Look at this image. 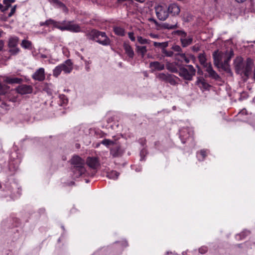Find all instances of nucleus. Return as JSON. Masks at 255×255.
Segmentation results:
<instances>
[{
    "label": "nucleus",
    "instance_id": "ea45409f",
    "mask_svg": "<svg viewBox=\"0 0 255 255\" xmlns=\"http://www.w3.org/2000/svg\"><path fill=\"white\" fill-rule=\"evenodd\" d=\"M173 33L180 35L181 37H183V36L186 37L187 35L186 33L184 31L180 30L174 31Z\"/></svg>",
    "mask_w": 255,
    "mask_h": 255
},
{
    "label": "nucleus",
    "instance_id": "6e6552de",
    "mask_svg": "<svg viewBox=\"0 0 255 255\" xmlns=\"http://www.w3.org/2000/svg\"><path fill=\"white\" fill-rule=\"evenodd\" d=\"M168 15L172 16H177L179 15L180 12V6L176 3H172L167 6Z\"/></svg>",
    "mask_w": 255,
    "mask_h": 255
},
{
    "label": "nucleus",
    "instance_id": "72a5a7b5",
    "mask_svg": "<svg viewBox=\"0 0 255 255\" xmlns=\"http://www.w3.org/2000/svg\"><path fill=\"white\" fill-rule=\"evenodd\" d=\"M137 40L140 44H149L151 41L149 39L143 38L141 36H138Z\"/></svg>",
    "mask_w": 255,
    "mask_h": 255
},
{
    "label": "nucleus",
    "instance_id": "de8ad7c7",
    "mask_svg": "<svg viewBox=\"0 0 255 255\" xmlns=\"http://www.w3.org/2000/svg\"><path fill=\"white\" fill-rule=\"evenodd\" d=\"M207 251L208 248L207 247L205 246H203L199 249V252L201 254L206 253L207 252Z\"/></svg>",
    "mask_w": 255,
    "mask_h": 255
},
{
    "label": "nucleus",
    "instance_id": "4d7b16f0",
    "mask_svg": "<svg viewBox=\"0 0 255 255\" xmlns=\"http://www.w3.org/2000/svg\"><path fill=\"white\" fill-rule=\"evenodd\" d=\"M246 0H236V1H237L239 3H241V2H244L245 1H246Z\"/></svg>",
    "mask_w": 255,
    "mask_h": 255
},
{
    "label": "nucleus",
    "instance_id": "ddd939ff",
    "mask_svg": "<svg viewBox=\"0 0 255 255\" xmlns=\"http://www.w3.org/2000/svg\"><path fill=\"white\" fill-rule=\"evenodd\" d=\"M124 153V150L121 148V146L116 144L111 148L110 154L113 157H118L121 156Z\"/></svg>",
    "mask_w": 255,
    "mask_h": 255
},
{
    "label": "nucleus",
    "instance_id": "c03bdc74",
    "mask_svg": "<svg viewBox=\"0 0 255 255\" xmlns=\"http://www.w3.org/2000/svg\"><path fill=\"white\" fill-rule=\"evenodd\" d=\"M172 49L175 51V52H180L182 51V49L180 47V46L178 45H174L172 46Z\"/></svg>",
    "mask_w": 255,
    "mask_h": 255
},
{
    "label": "nucleus",
    "instance_id": "a18cd8bd",
    "mask_svg": "<svg viewBox=\"0 0 255 255\" xmlns=\"http://www.w3.org/2000/svg\"><path fill=\"white\" fill-rule=\"evenodd\" d=\"M56 4H57L60 7H61L64 11H67V8L66 7V6H65V5L63 3L60 2L58 0V2Z\"/></svg>",
    "mask_w": 255,
    "mask_h": 255
},
{
    "label": "nucleus",
    "instance_id": "bb28decb",
    "mask_svg": "<svg viewBox=\"0 0 255 255\" xmlns=\"http://www.w3.org/2000/svg\"><path fill=\"white\" fill-rule=\"evenodd\" d=\"M114 31L116 35L119 36H124L125 35V29L121 27H115Z\"/></svg>",
    "mask_w": 255,
    "mask_h": 255
},
{
    "label": "nucleus",
    "instance_id": "864d4df0",
    "mask_svg": "<svg viewBox=\"0 0 255 255\" xmlns=\"http://www.w3.org/2000/svg\"><path fill=\"white\" fill-rule=\"evenodd\" d=\"M183 62H185L186 63H188L190 62V59L186 56L184 59Z\"/></svg>",
    "mask_w": 255,
    "mask_h": 255
},
{
    "label": "nucleus",
    "instance_id": "4468645a",
    "mask_svg": "<svg viewBox=\"0 0 255 255\" xmlns=\"http://www.w3.org/2000/svg\"><path fill=\"white\" fill-rule=\"evenodd\" d=\"M196 84L203 91L209 90L210 85L202 77H198Z\"/></svg>",
    "mask_w": 255,
    "mask_h": 255
},
{
    "label": "nucleus",
    "instance_id": "79ce46f5",
    "mask_svg": "<svg viewBox=\"0 0 255 255\" xmlns=\"http://www.w3.org/2000/svg\"><path fill=\"white\" fill-rule=\"evenodd\" d=\"M9 52L12 54H16L18 53L19 49L16 46L10 47Z\"/></svg>",
    "mask_w": 255,
    "mask_h": 255
},
{
    "label": "nucleus",
    "instance_id": "1a4fd4ad",
    "mask_svg": "<svg viewBox=\"0 0 255 255\" xmlns=\"http://www.w3.org/2000/svg\"><path fill=\"white\" fill-rule=\"evenodd\" d=\"M97 42L103 46H108L111 44V40L107 36L105 32L101 31L99 34V37L97 39Z\"/></svg>",
    "mask_w": 255,
    "mask_h": 255
},
{
    "label": "nucleus",
    "instance_id": "393cba45",
    "mask_svg": "<svg viewBox=\"0 0 255 255\" xmlns=\"http://www.w3.org/2000/svg\"><path fill=\"white\" fill-rule=\"evenodd\" d=\"M178 79H179V78L177 77L170 74L166 82L169 83L172 86H176L178 84L177 82V80Z\"/></svg>",
    "mask_w": 255,
    "mask_h": 255
},
{
    "label": "nucleus",
    "instance_id": "c756f323",
    "mask_svg": "<svg viewBox=\"0 0 255 255\" xmlns=\"http://www.w3.org/2000/svg\"><path fill=\"white\" fill-rule=\"evenodd\" d=\"M59 98V104L61 106H64L67 104L68 101L67 97L64 95H60Z\"/></svg>",
    "mask_w": 255,
    "mask_h": 255
},
{
    "label": "nucleus",
    "instance_id": "b1692460",
    "mask_svg": "<svg viewBox=\"0 0 255 255\" xmlns=\"http://www.w3.org/2000/svg\"><path fill=\"white\" fill-rule=\"evenodd\" d=\"M22 81V79L14 77L11 78L6 77L5 78L4 81L8 84L20 83Z\"/></svg>",
    "mask_w": 255,
    "mask_h": 255
},
{
    "label": "nucleus",
    "instance_id": "2eb2a0df",
    "mask_svg": "<svg viewBox=\"0 0 255 255\" xmlns=\"http://www.w3.org/2000/svg\"><path fill=\"white\" fill-rule=\"evenodd\" d=\"M17 92L21 94H27L32 92V89L30 86L27 85H21L16 88Z\"/></svg>",
    "mask_w": 255,
    "mask_h": 255
},
{
    "label": "nucleus",
    "instance_id": "603ef678",
    "mask_svg": "<svg viewBox=\"0 0 255 255\" xmlns=\"http://www.w3.org/2000/svg\"><path fill=\"white\" fill-rule=\"evenodd\" d=\"M15 8H16V5L14 6L11 8L10 12L8 14L9 16H11L15 12Z\"/></svg>",
    "mask_w": 255,
    "mask_h": 255
},
{
    "label": "nucleus",
    "instance_id": "f257e3e1",
    "mask_svg": "<svg viewBox=\"0 0 255 255\" xmlns=\"http://www.w3.org/2000/svg\"><path fill=\"white\" fill-rule=\"evenodd\" d=\"M253 61L250 58H248L246 63L244 62L243 58L241 57H237L234 60V66L237 73L238 74H244L248 77L250 71L252 69Z\"/></svg>",
    "mask_w": 255,
    "mask_h": 255
},
{
    "label": "nucleus",
    "instance_id": "7c9ffc66",
    "mask_svg": "<svg viewBox=\"0 0 255 255\" xmlns=\"http://www.w3.org/2000/svg\"><path fill=\"white\" fill-rule=\"evenodd\" d=\"M18 39L16 37H11L9 39L8 46L10 47H15L17 45Z\"/></svg>",
    "mask_w": 255,
    "mask_h": 255
},
{
    "label": "nucleus",
    "instance_id": "0eeeda50",
    "mask_svg": "<svg viewBox=\"0 0 255 255\" xmlns=\"http://www.w3.org/2000/svg\"><path fill=\"white\" fill-rule=\"evenodd\" d=\"M233 55L234 52L232 50H230L229 53H226V58L224 59V62H222L220 65V67H221L224 70L228 73H231V70L229 67V62Z\"/></svg>",
    "mask_w": 255,
    "mask_h": 255
},
{
    "label": "nucleus",
    "instance_id": "f704fd0d",
    "mask_svg": "<svg viewBox=\"0 0 255 255\" xmlns=\"http://www.w3.org/2000/svg\"><path fill=\"white\" fill-rule=\"evenodd\" d=\"M162 27L165 29H173L177 28L178 24L177 23L175 24H170L167 23H165L163 24Z\"/></svg>",
    "mask_w": 255,
    "mask_h": 255
},
{
    "label": "nucleus",
    "instance_id": "bf43d9fd",
    "mask_svg": "<svg viewBox=\"0 0 255 255\" xmlns=\"http://www.w3.org/2000/svg\"><path fill=\"white\" fill-rule=\"evenodd\" d=\"M253 79L255 81V68H254V70Z\"/></svg>",
    "mask_w": 255,
    "mask_h": 255
},
{
    "label": "nucleus",
    "instance_id": "e2e57ef3",
    "mask_svg": "<svg viewBox=\"0 0 255 255\" xmlns=\"http://www.w3.org/2000/svg\"><path fill=\"white\" fill-rule=\"evenodd\" d=\"M2 31L0 29V37L1 36Z\"/></svg>",
    "mask_w": 255,
    "mask_h": 255
},
{
    "label": "nucleus",
    "instance_id": "7ed1b4c3",
    "mask_svg": "<svg viewBox=\"0 0 255 255\" xmlns=\"http://www.w3.org/2000/svg\"><path fill=\"white\" fill-rule=\"evenodd\" d=\"M198 58L200 63L206 68L205 70L210 77L215 80L219 78V75L213 69L211 64L206 63V56L204 53L200 54Z\"/></svg>",
    "mask_w": 255,
    "mask_h": 255
},
{
    "label": "nucleus",
    "instance_id": "a19ab883",
    "mask_svg": "<svg viewBox=\"0 0 255 255\" xmlns=\"http://www.w3.org/2000/svg\"><path fill=\"white\" fill-rule=\"evenodd\" d=\"M163 53L167 57H172L173 56V52L172 51H167L165 49H163Z\"/></svg>",
    "mask_w": 255,
    "mask_h": 255
},
{
    "label": "nucleus",
    "instance_id": "20e7f679",
    "mask_svg": "<svg viewBox=\"0 0 255 255\" xmlns=\"http://www.w3.org/2000/svg\"><path fill=\"white\" fill-rule=\"evenodd\" d=\"M155 12L157 18L164 21L169 16L167 5L165 3H159L154 7Z\"/></svg>",
    "mask_w": 255,
    "mask_h": 255
},
{
    "label": "nucleus",
    "instance_id": "6ab92c4d",
    "mask_svg": "<svg viewBox=\"0 0 255 255\" xmlns=\"http://www.w3.org/2000/svg\"><path fill=\"white\" fill-rule=\"evenodd\" d=\"M124 49L126 54L128 57L130 59H132L134 55V53L131 46L128 43H125L124 44Z\"/></svg>",
    "mask_w": 255,
    "mask_h": 255
},
{
    "label": "nucleus",
    "instance_id": "cd10ccee",
    "mask_svg": "<svg viewBox=\"0 0 255 255\" xmlns=\"http://www.w3.org/2000/svg\"><path fill=\"white\" fill-rule=\"evenodd\" d=\"M170 75L168 73H160L156 75V78L160 81L166 82Z\"/></svg>",
    "mask_w": 255,
    "mask_h": 255
},
{
    "label": "nucleus",
    "instance_id": "2f4dec72",
    "mask_svg": "<svg viewBox=\"0 0 255 255\" xmlns=\"http://www.w3.org/2000/svg\"><path fill=\"white\" fill-rule=\"evenodd\" d=\"M62 71V69L61 66L60 65L56 66L53 71V75L54 77H57L61 73Z\"/></svg>",
    "mask_w": 255,
    "mask_h": 255
},
{
    "label": "nucleus",
    "instance_id": "e433bc0d",
    "mask_svg": "<svg viewBox=\"0 0 255 255\" xmlns=\"http://www.w3.org/2000/svg\"><path fill=\"white\" fill-rule=\"evenodd\" d=\"M250 232L249 231L245 230L243 231L240 234L236 236L237 239H244L246 236L249 235Z\"/></svg>",
    "mask_w": 255,
    "mask_h": 255
},
{
    "label": "nucleus",
    "instance_id": "3c124183",
    "mask_svg": "<svg viewBox=\"0 0 255 255\" xmlns=\"http://www.w3.org/2000/svg\"><path fill=\"white\" fill-rule=\"evenodd\" d=\"M149 35L152 38H158L159 37V35L152 33H149Z\"/></svg>",
    "mask_w": 255,
    "mask_h": 255
},
{
    "label": "nucleus",
    "instance_id": "f8f14e48",
    "mask_svg": "<svg viewBox=\"0 0 255 255\" xmlns=\"http://www.w3.org/2000/svg\"><path fill=\"white\" fill-rule=\"evenodd\" d=\"M213 57L215 65L217 67H220L222 59L224 58V54L222 52H219L218 51H216L213 53Z\"/></svg>",
    "mask_w": 255,
    "mask_h": 255
},
{
    "label": "nucleus",
    "instance_id": "9d476101",
    "mask_svg": "<svg viewBox=\"0 0 255 255\" xmlns=\"http://www.w3.org/2000/svg\"><path fill=\"white\" fill-rule=\"evenodd\" d=\"M32 77L35 80L42 81L45 78V71L43 68L37 69L32 75Z\"/></svg>",
    "mask_w": 255,
    "mask_h": 255
},
{
    "label": "nucleus",
    "instance_id": "4be33fe9",
    "mask_svg": "<svg viewBox=\"0 0 255 255\" xmlns=\"http://www.w3.org/2000/svg\"><path fill=\"white\" fill-rule=\"evenodd\" d=\"M136 50L138 54L140 55L142 58H143L147 51L145 46L136 45Z\"/></svg>",
    "mask_w": 255,
    "mask_h": 255
},
{
    "label": "nucleus",
    "instance_id": "473e14b6",
    "mask_svg": "<svg viewBox=\"0 0 255 255\" xmlns=\"http://www.w3.org/2000/svg\"><path fill=\"white\" fill-rule=\"evenodd\" d=\"M206 156V151L201 150L197 153V157L200 161L203 160Z\"/></svg>",
    "mask_w": 255,
    "mask_h": 255
},
{
    "label": "nucleus",
    "instance_id": "680f3d73",
    "mask_svg": "<svg viewBox=\"0 0 255 255\" xmlns=\"http://www.w3.org/2000/svg\"><path fill=\"white\" fill-rule=\"evenodd\" d=\"M41 57H42V58H46V55H42L41 56Z\"/></svg>",
    "mask_w": 255,
    "mask_h": 255
},
{
    "label": "nucleus",
    "instance_id": "412c9836",
    "mask_svg": "<svg viewBox=\"0 0 255 255\" xmlns=\"http://www.w3.org/2000/svg\"><path fill=\"white\" fill-rule=\"evenodd\" d=\"M180 137L183 143L186 142L187 138L189 137V131L187 128H184L179 131Z\"/></svg>",
    "mask_w": 255,
    "mask_h": 255
},
{
    "label": "nucleus",
    "instance_id": "aec40b11",
    "mask_svg": "<svg viewBox=\"0 0 255 255\" xmlns=\"http://www.w3.org/2000/svg\"><path fill=\"white\" fill-rule=\"evenodd\" d=\"M192 41L193 38L191 36H189L187 37L186 36H183V37L180 38V41L181 42L182 46L183 47H186L191 45L192 43Z\"/></svg>",
    "mask_w": 255,
    "mask_h": 255
},
{
    "label": "nucleus",
    "instance_id": "13d9d810",
    "mask_svg": "<svg viewBox=\"0 0 255 255\" xmlns=\"http://www.w3.org/2000/svg\"><path fill=\"white\" fill-rule=\"evenodd\" d=\"M45 25V22H41L40 23V26H43V25Z\"/></svg>",
    "mask_w": 255,
    "mask_h": 255
},
{
    "label": "nucleus",
    "instance_id": "a211bd4d",
    "mask_svg": "<svg viewBox=\"0 0 255 255\" xmlns=\"http://www.w3.org/2000/svg\"><path fill=\"white\" fill-rule=\"evenodd\" d=\"M62 71L66 74L70 73L73 69L72 63L71 60H67L60 64Z\"/></svg>",
    "mask_w": 255,
    "mask_h": 255
},
{
    "label": "nucleus",
    "instance_id": "39448f33",
    "mask_svg": "<svg viewBox=\"0 0 255 255\" xmlns=\"http://www.w3.org/2000/svg\"><path fill=\"white\" fill-rule=\"evenodd\" d=\"M196 70L192 65H187L185 67L180 68L179 75L185 80H191L192 77L195 75Z\"/></svg>",
    "mask_w": 255,
    "mask_h": 255
},
{
    "label": "nucleus",
    "instance_id": "5701e85b",
    "mask_svg": "<svg viewBox=\"0 0 255 255\" xmlns=\"http://www.w3.org/2000/svg\"><path fill=\"white\" fill-rule=\"evenodd\" d=\"M50 25L59 29V27H61L62 24L60 22L56 21L52 19H49L45 21V25L49 26Z\"/></svg>",
    "mask_w": 255,
    "mask_h": 255
},
{
    "label": "nucleus",
    "instance_id": "052dcab7",
    "mask_svg": "<svg viewBox=\"0 0 255 255\" xmlns=\"http://www.w3.org/2000/svg\"><path fill=\"white\" fill-rule=\"evenodd\" d=\"M149 20H150V21H153L154 22H156V20H155V19H153V18H150Z\"/></svg>",
    "mask_w": 255,
    "mask_h": 255
},
{
    "label": "nucleus",
    "instance_id": "37998d69",
    "mask_svg": "<svg viewBox=\"0 0 255 255\" xmlns=\"http://www.w3.org/2000/svg\"><path fill=\"white\" fill-rule=\"evenodd\" d=\"M175 55H176V56L180 57L179 59H178L177 58L176 59H178V60L181 61V62H183L184 59L186 56L185 53H177Z\"/></svg>",
    "mask_w": 255,
    "mask_h": 255
},
{
    "label": "nucleus",
    "instance_id": "8fccbe9b",
    "mask_svg": "<svg viewBox=\"0 0 255 255\" xmlns=\"http://www.w3.org/2000/svg\"><path fill=\"white\" fill-rule=\"evenodd\" d=\"M15 0H3V3L7 7L10 5V3L14 2Z\"/></svg>",
    "mask_w": 255,
    "mask_h": 255
},
{
    "label": "nucleus",
    "instance_id": "09e8293b",
    "mask_svg": "<svg viewBox=\"0 0 255 255\" xmlns=\"http://www.w3.org/2000/svg\"><path fill=\"white\" fill-rule=\"evenodd\" d=\"M128 38L131 41H134L135 40V37L134 36V33L133 32H129L128 33Z\"/></svg>",
    "mask_w": 255,
    "mask_h": 255
},
{
    "label": "nucleus",
    "instance_id": "58836bf2",
    "mask_svg": "<svg viewBox=\"0 0 255 255\" xmlns=\"http://www.w3.org/2000/svg\"><path fill=\"white\" fill-rule=\"evenodd\" d=\"M153 45L156 47H160L163 48V49H164L165 47L167 46V43L166 42L160 43V42H154Z\"/></svg>",
    "mask_w": 255,
    "mask_h": 255
},
{
    "label": "nucleus",
    "instance_id": "f03ea898",
    "mask_svg": "<svg viewBox=\"0 0 255 255\" xmlns=\"http://www.w3.org/2000/svg\"><path fill=\"white\" fill-rule=\"evenodd\" d=\"M71 164L74 166L73 172L75 177H79L85 172V161L79 156H73L71 159Z\"/></svg>",
    "mask_w": 255,
    "mask_h": 255
},
{
    "label": "nucleus",
    "instance_id": "423d86ee",
    "mask_svg": "<svg viewBox=\"0 0 255 255\" xmlns=\"http://www.w3.org/2000/svg\"><path fill=\"white\" fill-rule=\"evenodd\" d=\"M61 27H59V29L62 31L67 30L72 32H80L82 30L80 26L78 24L74 23L72 21H63L61 23Z\"/></svg>",
    "mask_w": 255,
    "mask_h": 255
},
{
    "label": "nucleus",
    "instance_id": "f3484780",
    "mask_svg": "<svg viewBox=\"0 0 255 255\" xmlns=\"http://www.w3.org/2000/svg\"><path fill=\"white\" fill-rule=\"evenodd\" d=\"M149 67L152 71H161L164 69V64L158 61L151 62L149 63Z\"/></svg>",
    "mask_w": 255,
    "mask_h": 255
},
{
    "label": "nucleus",
    "instance_id": "dca6fc26",
    "mask_svg": "<svg viewBox=\"0 0 255 255\" xmlns=\"http://www.w3.org/2000/svg\"><path fill=\"white\" fill-rule=\"evenodd\" d=\"M100 32L101 31L96 29H92L86 32V36L88 39L97 42V39H98V38L99 37Z\"/></svg>",
    "mask_w": 255,
    "mask_h": 255
},
{
    "label": "nucleus",
    "instance_id": "49530a36",
    "mask_svg": "<svg viewBox=\"0 0 255 255\" xmlns=\"http://www.w3.org/2000/svg\"><path fill=\"white\" fill-rule=\"evenodd\" d=\"M6 92V89L5 87L1 85L0 83V95H4Z\"/></svg>",
    "mask_w": 255,
    "mask_h": 255
},
{
    "label": "nucleus",
    "instance_id": "c85d7f7f",
    "mask_svg": "<svg viewBox=\"0 0 255 255\" xmlns=\"http://www.w3.org/2000/svg\"><path fill=\"white\" fill-rule=\"evenodd\" d=\"M119 173L116 171H111L107 173V177L112 179L116 180L119 176Z\"/></svg>",
    "mask_w": 255,
    "mask_h": 255
},
{
    "label": "nucleus",
    "instance_id": "9b49d317",
    "mask_svg": "<svg viewBox=\"0 0 255 255\" xmlns=\"http://www.w3.org/2000/svg\"><path fill=\"white\" fill-rule=\"evenodd\" d=\"M86 163L92 169H96L100 165L99 159L97 157H88Z\"/></svg>",
    "mask_w": 255,
    "mask_h": 255
},
{
    "label": "nucleus",
    "instance_id": "5fc2aeb1",
    "mask_svg": "<svg viewBox=\"0 0 255 255\" xmlns=\"http://www.w3.org/2000/svg\"><path fill=\"white\" fill-rule=\"evenodd\" d=\"M48 0L50 2L55 3V4H57V3L58 2V0Z\"/></svg>",
    "mask_w": 255,
    "mask_h": 255
},
{
    "label": "nucleus",
    "instance_id": "6e6d98bb",
    "mask_svg": "<svg viewBox=\"0 0 255 255\" xmlns=\"http://www.w3.org/2000/svg\"><path fill=\"white\" fill-rule=\"evenodd\" d=\"M3 46V43L2 40H0V51L2 49Z\"/></svg>",
    "mask_w": 255,
    "mask_h": 255
},
{
    "label": "nucleus",
    "instance_id": "4c0bfd02",
    "mask_svg": "<svg viewBox=\"0 0 255 255\" xmlns=\"http://www.w3.org/2000/svg\"><path fill=\"white\" fill-rule=\"evenodd\" d=\"M101 143L106 146H109L110 145H114L115 142L109 139H104L101 141Z\"/></svg>",
    "mask_w": 255,
    "mask_h": 255
},
{
    "label": "nucleus",
    "instance_id": "c9c22d12",
    "mask_svg": "<svg viewBox=\"0 0 255 255\" xmlns=\"http://www.w3.org/2000/svg\"><path fill=\"white\" fill-rule=\"evenodd\" d=\"M21 46L25 49H28L31 47V43L29 41L23 40L21 42Z\"/></svg>",
    "mask_w": 255,
    "mask_h": 255
},
{
    "label": "nucleus",
    "instance_id": "a878e982",
    "mask_svg": "<svg viewBox=\"0 0 255 255\" xmlns=\"http://www.w3.org/2000/svg\"><path fill=\"white\" fill-rule=\"evenodd\" d=\"M166 69L173 73H177L178 72V69L176 66L175 64L174 63H167L166 65Z\"/></svg>",
    "mask_w": 255,
    "mask_h": 255
}]
</instances>
